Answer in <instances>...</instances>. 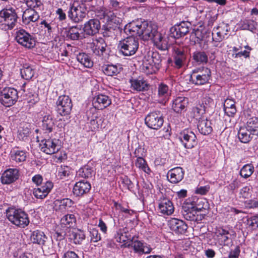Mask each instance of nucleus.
<instances>
[{"label": "nucleus", "instance_id": "1", "mask_svg": "<svg viewBox=\"0 0 258 258\" xmlns=\"http://www.w3.org/2000/svg\"><path fill=\"white\" fill-rule=\"evenodd\" d=\"M6 214L8 220L18 227L24 228L29 224L28 214L21 209L9 207L6 210Z\"/></svg>", "mask_w": 258, "mask_h": 258}, {"label": "nucleus", "instance_id": "2", "mask_svg": "<svg viewBox=\"0 0 258 258\" xmlns=\"http://www.w3.org/2000/svg\"><path fill=\"white\" fill-rule=\"evenodd\" d=\"M18 15L16 10L7 7L0 11V28L5 31L12 30L16 25Z\"/></svg>", "mask_w": 258, "mask_h": 258}, {"label": "nucleus", "instance_id": "3", "mask_svg": "<svg viewBox=\"0 0 258 258\" xmlns=\"http://www.w3.org/2000/svg\"><path fill=\"white\" fill-rule=\"evenodd\" d=\"M200 198L192 196L186 199L182 206V214L185 219L190 221H198L197 207L199 206Z\"/></svg>", "mask_w": 258, "mask_h": 258}, {"label": "nucleus", "instance_id": "4", "mask_svg": "<svg viewBox=\"0 0 258 258\" xmlns=\"http://www.w3.org/2000/svg\"><path fill=\"white\" fill-rule=\"evenodd\" d=\"M138 39L133 36H128L120 40L118 44L119 52L125 56L135 54L139 48Z\"/></svg>", "mask_w": 258, "mask_h": 258}, {"label": "nucleus", "instance_id": "5", "mask_svg": "<svg viewBox=\"0 0 258 258\" xmlns=\"http://www.w3.org/2000/svg\"><path fill=\"white\" fill-rule=\"evenodd\" d=\"M211 79V70L207 67H201L192 70L189 81L192 84L200 86L209 83Z\"/></svg>", "mask_w": 258, "mask_h": 258}, {"label": "nucleus", "instance_id": "6", "mask_svg": "<svg viewBox=\"0 0 258 258\" xmlns=\"http://www.w3.org/2000/svg\"><path fill=\"white\" fill-rule=\"evenodd\" d=\"M161 67V59L157 52H152L151 57L148 56L143 61L142 70L147 75H151L157 73Z\"/></svg>", "mask_w": 258, "mask_h": 258}, {"label": "nucleus", "instance_id": "7", "mask_svg": "<svg viewBox=\"0 0 258 258\" xmlns=\"http://www.w3.org/2000/svg\"><path fill=\"white\" fill-rule=\"evenodd\" d=\"M55 110L61 116L71 118L70 114L73 108V103L71 98L67 95L59 96L56 101Z\"/></svg>", "mask_w": 258, "mask_h": 258}, {"label": "nucleus", "instance_id": "8", "mask_svg": "<svg viewBox=\"0 0 258 258\" xmlns=\"http://www.w3.org/2000/svg\"><path fill=\"white\" fill-rule=\"evenodd\" d=\"M15 40L19 44L26 49H32L36 45V38L23 29H20L16 32Z\"/></svg>", "mask_w": 258, "mask_h": 258}, {"label": "nucleus", "instance_id": "9", "mask_svg": "<svg viewBox=\"0 0 258 258\" xmlns=\"http://www.w3.org/2000/svg\"><path fill=\"white\" fill-rule=\"evenodd\" d=\"M18 99L17 90L12 87H5L0 94V102L4 106L9 107L14 105Z\"/></svg>", "mask_w": 258, "mask_h": 258}, {"label": "nucleus", "instance_id": "10", "mask_svg": "<svg viewBox=\"0 0 258 258\" xmlns=\"http://www.w3.org/2000/svg\"><path fill=\"white\" fill-rule=\"evenodd\" d=\"M59 139L49 138L42 140L39 144L40 150L48 155L55 154L61 148Z\"/></svg>", "mask_w": 258, "mask_h": 258}, {"label": "nucleus", "instance_id": "11", "mask_svg": "<svg viewBox=\"0 0 258 258\" xmlns=\"http://www.w3.org/2000/svg\"><path fill=\"white\" fill-rule=\"evenodd\" d=\"M145 122L149 128L158 130L163 125L164 119L160 111H154L147 115Z\"/></svg>", "mask_w": 258, "mask_h": 258}, {"label": "nucleus", "instance_id": "12", "mask_svg": "<svg viewBox=\"0 0 258 258\" xmlns=\"http://www.w3.org/2000/svg\"><path fill=\"white\" fill-rule=\"evenodd\" d=\"M179 139L185 148L191 149L198 143L196 135L191 130L185 129L179 135Z\"/></svg>", "mask_w": 258, "mask_h": 258}, {"label": "nucleus", "instance_id": "13", "mask_svg": "<svg viewBox=\"0 0 258 258\" xmlns=\"http://www.w3.org/2000/svg\"><path fill=\"white\" fill-rule=\"evenodd\" d=\"M87 8L86 6H82L81 5L77 7L72 5L70 7L68 12L69 19L75 22L79 23L83 21L86 15Z\"/></svg>", "mask_w": 258, "mask_h": 258}, {"label": "nucleus", "instance_id": "14", "mask_svg": "<svg viewBox=\"0 0 258 258\" xmlns=\"http://www.w3.org/2000/svg\"><path fill=\"white\" fill-rule=\"evenodd\" d=\"M191 23L188 21H182L170 29L171 36L178 39L186 35L189 31Z\"/></svg>", "mask_w": 258, "mask_h": 258}, {"label": "nucleus", "instance_id": "15", "mask_svg": "<svg viewBox=\"0 0 258 258\" xmlns=\"http://www.w3.org/2000/svg\"><path fill=\"white\" fill-rule=\"evenodd\" d=\"M141 36L143 39H154L158 34L157 27L155 25L148 23L147 21L141 23Z\"/></svg>", "mask_w": 258, "mask_h": 258}, {"label": "nucleus", "instance_id": "16", "mask_svg": "<svg viewBox=\"0 0 258 258\" xmlns=\"http://www.w3.org/2000/svg\"><path fill=\"white\" fill-rule=\"evenodd\" d=\"M53 187V183L48 180L39 187L33 189V195L36 199H44L50 193Z\"/></svg>", "mask_w": 258, "mask_h": 258}, {"label": "nucleus", "instance_id": "17", "mask_svg": "<svg viewBox=\"0 0 258 258\" xmlns=\"http://www.w3.org/2000/svg\"><path fill=\"white\" fill-rule=\"evenodd\" d=\"M169 226L170 230L178 235L184 234L188 228L184 221L177 218H172L169 221Z\"/></svg>", "mask_w": 258, "mask_h": 258}, {"label": "nucleus", "instance_id": "18", "mask_svg": "<svg viewBox=\"0 0 258 258\" xmlns=\"http://www.w3.org/2000/svg\"><path fill=\"white\" fill-rule=\"evenodd\" d=\"M91 188V185L89 182L81 180L74 185L73 193L76 197H82L89 192Z\"/></svg>", "mask_w": 258, "mask_h": 258}, {"label": "nucleus", "instance_id": "19", "mask_svg": "<svg viewBox=\"0 0 258 258\" xmlns=\"http://www.w3.org/2000/svg\"><path fill=\"white\" fill-rule=\"evenodd\" d=\"M19 176V170L18 169L9 168L2 174L1 181L3 184H9L18 180Z\"/></svg>", "mask_w": 258, "mask_h": 258}, {"label": "nucleus", "instance_id": "20", "mask_svg": "<svg viewBox=\"0 0 258 258\" xmlns=\"http://www.w3.org/2000/svg\"><path fill=\"white\" fill-rule=\"evenodd\" d=\"M130 88L132 90L137 92L147 91L149 88V84L146 80L142 76L137 78L132 77L130 80Z\"/></svg>", "mask_w": 258, "mask_h": 258}, {"label": "nucleus", "instance_id": "21", "mask_svg": "<svg viewBox=\"0 0 258 258\" xmlns=\"http://www.w3.org/2000/svg\"><path fill=\"white\" fill-rule=\"evenodd\" d=\"M100 27V22L98 19H91L84 24L83 30L86 35L94 36L99 33Z\"/></svg>", "mask_w": 258, "mask_h": 258}, {"label": "nucleus", "instance_id": "22", "mask_svg": "<svg viewBox=\"0 0 258 258\" xmlns=\"http://www.w3.org/2000/svg\"><path fill=\"white\" fill-rule=\"evenodd\" d=\"M74 204V202L69 198L56 199L53 202L54 209L56 212L65 213Z\"/></svg>", "mask_w": 258, "mask_h": 258}, {"label": "nucleus", "instance_id": "23", "mask_svg": "<svg viewBox=\"0 0 258 258\" xmlns=\"http://www.w3.org/2000/svg\"><path fill=\"white\" fill-rule=\"evenodd\" d=\"M107 44L102 38L97 39L91 45L93 53L99 57H103L107 54L106 52Z\"/></svg>", "mask_w": 258, "mask_h": 258}, {"label": "nucleus", "instance_id": "24", "mask_svg": "<svg viewBox=\"0 0 258 258\" xmlns=\"http://www.w3.org/2000/svg\"><path fill=\"white\" fill-rule=\"evenodd\" d=\"M112 103L110 98L105 94H99L95 96L93 100L94 109L103 110L109 106Z\"/></svg>", "mask_w": 258, "mask_h": 258}, {"label": "nucleus", "instance_id": "25", "mask_svg": "<svg viewBox=\"0 0 258 258\" xmlns=\"http://www.w3.org/2000/svg\"><path fill=\"white\" fill-rule=\"evenodd\" d=\"M184 170L179 166L176 167L169 170L167 173L168 181L173 184L180 182L184 178Z\"/></svg>", "mask_w": 258, "mask_h": 258}, {"label": "nucleus", "instance_id": "26", "mask_svg": "<svg viewBox=\"0 0 258 258\" xmlns=\"http://www.w3.org/2000/svg\"><path fill=\"white\" fill-rule=\"evenodd\" d=\"M187 54L185 51L181 48L174 49L173 55L174 66L176 69H180L186 62Z\"/></svg>", "mask_w": 258, "mask_h": 258}, {"label": "nucleus", "instance_id": "27", "mask_svg": "<svg viewBox=\"0 0 258 258\" xmlns=\"http://www.w3.org/2000/svg\"><path fill=\"white\" fill-rule=\"evenodd\" d=\"M88 120L87 123L89 124V127L90 131L94 132L99 127V124L97 120L98 118V112L94 108H90L86 113Z\"/></svg>", "mask_w": 258, "mask_h": 258}, {"label": "nucleus", "instance_id": "28", "mask_svg": "<svg viewBox=\"0 0 258 258\" xmlns=\"http://www.w3.org/2000/svg\"><path fill=\"white\" fill-rule=\"evenodd\" d=\"M188 103L187 98L182 96L176 97L172 101V109L176 113H181L185 110Z\"/></svg>", "mask_w": 258, "mask_h": 258}, {"label": "nucleus", "instance_id": "29", "mask_svg": "<svg viewBox=\"0 0 258 258\" xmlns=\"http://www.w3.org/2000/svg\"><path fill=\"white\" fill-rule=\"evenodd\" d=\"M40 18L39 13L34 9H26L22 15V22L25 25H29L31 22L37 21Z\"/></svg>", "mask_w": 258, "mask_h": 258}, {"label": "nucleus", "instance_id": "30", "mask_svg": "<svg viewBox=\"0 0 258 258\" xmlns=\"http://www.w3.org/2000/svg\"><path fill=\"white\" fill-rule=\"evenodd\" d=\"M142 22L133 21L126 25L124 28V32L130 36L138 35L141 36V23Z\"/></svg>", "mask_w": 258, "mask_h": 258}, {"label": "nucleus", "instance_id": "31", "mask_svg": "<svg viewBox=\"0 0 258 258\" xmlns=\"http://www.w3.org/2000/svg\"><path fill=\"white\" fill-rule=\"evenodd\" d=\"M159 210L161 213L166 215H171L174 211L172 202L168 199H163L160 201Z\"/></svg>", "mask_w": 258, "mask_h": 258}, {"label": "nucleus", "instance_id": "32", "mask_svg": "<svg viewBox=\"0 0 258 258\" xmlns=\"http://www.w3.org/2000/svg\"><path fill=\"white\" fill-rule=\"evenodd\" d=\"M30 239L33 243L43 246L45 245L47 237L44 232L35 230L31 233Z\"/></svg>", "mask_w": 258, "mask_h": 258}, {"label": "nucleus", "instance_id": "33", "mask_svg": "<svg viewBox=\"0 0 258 258\" xmlns=\"http://www.w3.org/2000/svg\"><path fill=\"white\" fill-rule=\"evenodd\" d=\"M76 222V216L74 214H67L61 218L60 225L63 228H71L75 226Z\"/></svg>", "mask_w": 258, "mask_h": 258}, {"label": "nucleus", "instance_id": "34", "mask_svg": "<svg viewBox=\"0 0 258 258\" xmlns=\"http://www.w3.org/2000/svg\"><path fill=\"white\" fill-rule=\"evenodd\" d=\"M211 122L206 117L199 120L197 123V127L199 132L203 135L206 136L211 134L213 131Z\"/></svg>", "mask_w": 258, "mask_h": 258}, {"label": "nucleus", "instance_id": "35", "mask_svg": "<svg viewBox=\"0 0 258 258\" xmlns=\"http://www.w3.org/2000/svg\"><path fill=\"white\" fill-rule=\"evenodd\" d=\"M206 108L205 105L200 104L197 105L191 108L189 112L190 117L198 121L205 118L204 114L206 113Z\"/></svg>", "mask_w": 258, "mask_h": 258}, {"label": "nucleus", "instance_id": "36", "mask_svg": "<svg viewBox=\"0 0 258 258\" xmlns=\"http://www.w3.org/2000/svg\"><path fill=\"white\" fill-rule=\"evenodd\" d=\"M10 158L17 163L24 162L27 158L26 152L24 150H19V147H15L10 152Z\"/></svg>", "mask_w": 258, "mask_h": 258}, {"label": "nucleus", "instance_id": "37", "mask_svg": "<svg viewBox=\"0 0 258 258\" xmlns=\"http://www.w3.org/2000/svg\"><path fill=\"white\" fill-rule=\"evenodd\" d=\"M103 73L108 76H116L121 70V68L119 65L113 64H104L101 67Z\"/></svg>", "mask_w": 258, "mask_h": 258}, {"label": "nucleus", "instance_id": "38", "mask_svg": "<svg viewBox=\"0 0 258 258\" xmlns=\"http://www.w3.org/2000/svg\"><path fill=\"white\" fill-rule=\"evenodd\" d=\"M132 247L133 248L135 253H138L139 254H142L143 253H149L152 250V248L150 247H146L145 246L144 244L140 240H136L133 241L132 240Z\"/></svg>", "mask_w": 258, "mask_h": 258}, {"label": "nucleus", "instance_id": "39", "mask_svg": "<svg viewBox=\"0 0 258 258\" xmlns=\"http://www.w3.org/2000/svg\"><path fill=\"white\" fill-rule=\"evenodd\" d=\"M70 239L75 244H81L85 240L86 235L83 230L76 229L70 233Z\"/></svg>", "mask_w": 258, "mask_h": 258}, {"label": "nucleus", "instance_id": "40", "mask_svg": "<svg viewBox=\"0 0 258 258\" xmlns=\"http://www.w3.org/2000/svg\"><path fill=\"white\" fill-rule=\"evenodd\" d=\"M42 128L45 133H50L52 132L54 127V121L50 114L43 116L42 120Z\"/></svg>", "mask_w": 258, "mask_h": 258}, {"label": "nucleus", "instance_id": "41", "mask_svg": "<svg viewBox=\"0 0 258 258\" xmlns=\"http://www.w3.org/2000/svg\"><path fill=\"white\" fill-rule=\"evenodd\" d=\"M229 230L223 227H219L216 229V235L220 245H225L230 239Z\"/></svg>", "mask_w": 258, "mask_h": 258}, {"label": "nucleus", "instance_id": "42", "mask_svg": "<svg viewBox=\"0 0 258 258\" xmlns=\"http://www.w3.org/2000/svg\"><path fill=\"white\" fill-rule=\"evenodd\" d=\"M192 59L198 64H205L208 62V56L205 51L197 50L193 52Z\"/></svg>", "mask_w": 258, "mask_h": 258}, {"label": "nucleus", "instance_id": "43", "mask_svg": "<svg viewBox=\"0 0 258 258\" xmlns=\"http://www.w3.org/2000/svg\"><path fill=\"white\" fill-rule=\"evenodd\" d=\"M77 60L84 67L91 68L93 66V62L89 55L84 52H80L77 55Z\"/></svg>", "mask_w": 258, "mask_h": 258}, {"label": "nucleus", "instance_id": "44", "mask_svg": "<svg viewBox=\"0 0 258 258\" xmlns=\"http://www.w3.org/2000/svg\"><path fill=\"white\" fill-rule=\"evenodd\" d=\"M116 241L119 243L126 242L130 240L131 235H128V230L126 227L118 229L114 235Z\"/></svg>", "mask_w": 258, "mask_h": 258}, {"label": "nucleus", "instance_id": "45", "mask_svg": "<svg viewBox=\"0 0 258 258\" xmlns=\"http://www.w3.org/2000/svg\"><path fill=\"white\" fill-rule=\"evenodd\" d=\"M246 127L250 134L258 136V117L253 116L249 118L246 122Z\"/></svg>", "mask_w": 258, "mask_h": 258}, {"label": "nucleus", "instance_id": "46", "mask_svg": "<svg viewBox=\"0 0 258 258\" xmlns=\"http://www.w3.org/2000/svg\"><path fill=\"white\" fill-rule=\"evenodd\" d=\"M93 174L94 170L93 168L88 165H86L80 168L77 171L76 176L84 178H91Z\"/></svg>", "mask_w": 258, "mask_h": 258}, {"label": "nucleus", "instance_id": "47", "mask_svg": "<svg viewBox=\"0 0 258 258\" xmlns=\"http://www.w3.org/2000/svg\"><path fill=\"white\" fill-rule=\"evenodd\" d=\"M169 87L163 83H160L158 87V95L162 103L166 102L168 99Z\"/></svg>", "mask_w": 258, "mask_h": 258}, {"label": "nucleus", "instance_id": "48", "mask_svg": "<svg viewBox=\"0 0 258 258\" xmlns=\"http://www.w3.org/2000/svg\"><path fill=\"white\" fill-rule=\"evenodd\" d=\"M35 72L33 67L27 64H24L20 70L22 78L26 80L31 79L34 76Z\"/></svg>", "mask_w": 258, "mask_h": 258}, {"label": "nucleus", "instance_id": "49", "mask_svg": "<svg viewBox=\"0 0 258 258\" xmlns=\"http://www.w3.org/2000/svg\"><path fill=\"white\" fill-rule=\"evenodd\" d=\"M135 166L140 170L145 172L148 174H150L151 170L146 160L143 158H138L136 159L135 162Z\"/></svg>", "mask_w": 258, "mask_h": 258}, {"label": "nucleus", "instance_id": "50", "mask_svg": "<svg viewBox=\"0 0 258 258\" xmlns=\"http://www.w3.org/2000/svg\"><path fill=\"white\" fill-rule=\"evenodd\" d=\"M251 134L246 127H240L238 132V137L241 143H247L252 139Z\"/></svg>", "mask_w": 258, "mask_h": 258}, {"label": "nucleus", "instance_id": "51", "mask_svg": "<svg viewBox=\"0 0 258 258\" xmlns=\"http://www.w3.org/2000/svg\"><path fill=\"white\" fill-rule=\"evenodd\" d=\"M81 29L79 28L77 26H72L69 28L67 31V38L72 40H79L81 37L80 31Z\"/></svg>", "mask_w": 258, "mask_h": 258}, {"label": "nucleus", "instance_id": "52", "mask_svg": "<svg viewBox=\"0 0 258 258\" xmlns=\"http://www.w3.org/2000/svg\"><path fill=\"white\" fill-rule=\"evenodd\" d=\"M254 171V168L252 164H246L241 168L239 174L242 177L246 179L252 174Z\"/></svg>", "mask_w": 258, "mask_h": 258}, {"label": "nucleus", "instance_id": "53", "mask_svg": "<svg viewBox=\"0 0 258 258\" xmlns=\"http://www.w3.org/2000/svg\"><path fill=\"white\" fill-rule=\"evenodd\" d=\"M199 206L197 207V213L200 212H205L208 211L209 209V204L207 200L205 198H200Z\"/></svg>", "mask_w": 258, "mask_h": 258}, {"label": "nucleus", "instance_id": "54", "mask_svg": "<svg viewBox=\"0 0 258 258\" xmlns=\"http://www.w3.org/2000/svg\"><path fill=\"white\" fill-rule=\"evenodd\" d=\"M31 133L30 130L28 127H22V128L18 131L17 137L23 141H27L29 140V136Z\"/></svg>", "mask_w": 258, "mask_h": 258}, {"label": "nucleus", "instance_id": "55", "mask_svg": "<svg viewBox=\"0 0 258 258\" xmlns=\"http://www.w3.org/2000/svg\"><path fill=\"white\" fill-rule=\"evenodd\" d=\"M70 174V168L68 166L61 165L58 169L57 176L61 179L68 177Z\"/></svg>", "mask_w": 258, "mask_h": 258}, {"label": "nucleus", "instance_id": "56", "mask_svg": "<svg viewBox=\"0 0 258 258\" xmlns=\"http://www.w3.org/2000/svg\"><path fill=\"white\" fill-rule=\"evenodd\" d=\"M212 34L213 41L215 43L220 42L225 38V36L215 27L213 28Z\"/></svg>", "mask_w": 258, "mask_h": 258}, {"label": "nucleus", "instance_id": "57", "mask_svg": "<svg viewBox=\"0 0 258 258\" xmlns=\"http://www.w3.org/2000/svg\"><path fill=\"white\" fill-rule=\"evenodd\" d=\"M91 242H97L101 239V235L96 228L90 229L89 231Z\"/></svg>", "mask_w": 258, "mask_h": 258}, {"label": "nucleus", "instance_id": "58", "mask_svg": "<svg viewBox=\"0 0 258 258\" xmlns=\"http://www.w3.org/2000/svg\"><path fill=\"white\" fill-rule=\"evenodd\" d=\"M251 191L252 188L250 186H245L240 190V197H242L244 199H248L250 197Z\"/></svg>", "mask_w": 258, "mask_h": 258}, {"label": "nucleus", "instance_id": "59", "mask_svg": "<svg viewBox=\"0 0 258 258\" xmlns=\"http://www.w3.org/2000/svg\"><path fill=\"white\" fill-rule=\"evenodd\" d=\"M28 7L31 9L38 8L42 6L40 0H24Z\"/></svg>", "mask_w": 258, "mask_h": 258}, {"label": "nucleus", "instance_id": "60", "mask_svg": "<svg viewBox=\"0 0 258 258\" xmlns=\"http://www.w3.org/2000/svg\"><path fill=\"white\" fill-rule=\"evenodd\" d=\"M220 31L221 33L223 34L225 37L227 35L228 32L230 31L229 25L228 24L224 22L220 23L217 27H215Z\"/></svg>", "mask_w": 258, "mask_h": 258}, {"label": "nucleus", "instance_id": "61", "mask_svg": "<svg viewBox=\"0 0 258 258\" xmlns=\"http://www.w3.org/2000/svg\"><path fill=\"white\" fill-rule=\"evenodd\" d=\"M254 21L251 20H244L241 22V27L243 30H251L254 28Z\"/></svg>", "mask_w": 258, "mask_h": 258}, {"label": "nucleus", "instance_id": "62", "mask_svg": "<svg viewBox=\"0 0 258 258\" xmlns=\"http://www.w3.org/2000/svg\"><path fill=\"white\" fill-rule=\"evenodd\" d=\"M248 224L252 229L258 228V215H254L249 218Z\"/></svg>", "mask_w": 258, "mask_h": 258}, {"label": "nucleus", "instance_id": "63", "mask_svg": "<svg viewBox=\"0 0 258 258\" xmlns=\"http://www.w3.org/2000/svg\"><path fill=\"white\" fill-rule=\"evenodd\" d=\"M53 21L48 22L46 20H43L40 23V25L44 26V28L47 29V32L48 34H50L52 32V25H54Z\"/></svg>", "mask_w": 258, "mask_h": 258}, {"label": "nucleus", "instance_id": "64", "mask_svg": "<svg viewBox=\"0 0 258 258\" xmlns=\"http://www.w3.org/2000/svg\"><path fill=\"white\" fill-rule=\"evenodd\" d=\"M240 253V248L237 245L234 249L231 250L228 254V258H239Z\"/></svg>", "mask_w": 258, "mask_h": 258}]
</instances>
